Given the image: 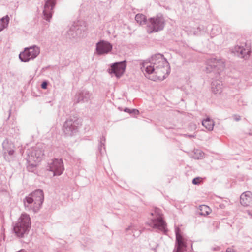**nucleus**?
Listing matches in <instances>:
<instances>
[{"mask_svg":"<svg viewBox=\"0 0 252 252\" xmlns=\"http://www.w3.org/2000/svg\"><path fill=\"white\" fill-rule=\"evenodd\" d=\"M141 69L147 78L155 74L160 80H164L170 73V66L162 54L158 53L153 55L150 61H145L141 64Z\"/></svg>","mask_w":252,"mask_h":252,"instance_id":"1","label":"nucleus"},{"mask_svg":"<svg viewBox=\"0 0 252 252\" xmlns=\"http://www.w3.org/2000/svg\"><path fill=\"white\" fill-rule=\"evenodd\" d=\"M43 201V191L42 190L37 189L26 197L23 202L26 210L36 212L40 208Z\"/></svg>","mask_w":252,"mask_h":252,"instance_id":"2","label":"nucleus"},{"mask_svg":"<svg viewBox=\"0 0 252 252\" xmlns=\"http://www.w3.org/2000/svg\"><path fill=\"white\" fill-rule=\"evenodd\" d=\"M31 227V220L29 215L23 213L15 224L13 230L16 235L19 237L27 236Z\"/></svg>","mask_w":252,"mask_h":252,"instance_id":"3","label":"nucleus"},{"mask_svg":"<svg viewBox=\"0 0 252 252\" xmlns=\"http://www.w3.org/2000/svg\"><path fill=\"white\" fill-rule=\"evenodd\" d=\"M44 145L39 144L28 152L27 162L29 166L35 167L36 162L41 161L44 155Z\"/></svg>","mask_w":252,"mask_h":252,"instance_id":"4","label":"nucleus"},{"mask_svg":"<svg viewBox=\"0 0 252 252\" xmlns=\"http://www.w3.org/2000/svg\"><path fill=\"white\" fill-rule=\"evenodd\" d=\"M81 125V121L77 117L70 116L64 123L63 130L67 136H72L76 134Z\"/></svg>","mask_w":252,"mask_h":252,"instance_id":"5","label":"nucleus"},{"mask_svg":"<svg viewBox=\"0 0 252 252\" xmlns=\"http://www.w3.org/2000/svg\"><path fill=\"white\" fill-rule=\"evenodd\" d=\"M165 20L161 14H158L149 18L147 23V32L149 33L162 31L165 26Z\"/></svg>","mask_w":252,"mask_h":252,"instance_id":"6","label":"nucleus"},{"mask_svg":"<svg viewBox=\"0 0 252 252\" xmlns=\"http://www.w3.org/2000/svg\"><path fill=\"white\" fill-rule=\"evenodd\" d=\"M225 67V62L223 59H217L216 58H210L207 62L206 67L207 73L214 72L215 73L220 74Z\"/></svg>","mask_w":252,"mask_h":252,"instance_id":"7","label":"nucleus"},{"mask_svg":"<svg viewBox=\"0 0 252 252\" xmlns=\"http://www.w3.org/2000/svg\"><path fill=\"white\" fill-rule=\"evenodd\" d=\"M40 53V48L36 45H33L24 49L19 55L22 62H26L35 59Z\"/></svg>","mask_w":252,"mask_h":252,"instance_id":"8","label":"nucleus"},{"mask_svg":"<svg viewBox=\"0 0 252 252\" xmlns=\"http://www.w3.org/2000/svg\"><path fill=\"white\" fill-rule=\"evenodd\" d=\"M151 215L152 216L155 215V218L152 219L150 221L147 223V224L154 228H158L161 230H164L166 224L163 220L160 210L156 208L154 214L151 213Z\"/></svg>","mask_w":252,"mask_h":252,"instance_id":"9","label":"nucleus"},{"mask_svg":"<svg viewBox=\"0 0 252 252\" xmlns=\"http://www.w3.org/2000/svg\"><path fill=\"white\" fill-rule=\"evenodd\" d=\"M48 170L53 172L54 176H60L64 171L63 161L62 159L55 158L49 164Z\"/></svg>","mask_w":252,"mask_h":252,"instance_id":"10","label":"nucleus"},{"mask_svg":"<svg viewBox=\"0 0 252 252\" xmlns=\"http://www.w3.org/2000/svg\"><path fill=\"white\" fill-rule=\"evenodd\" d=\"M126 61L115 62L111 66L109 69L110 74H114L117 78L120 77L124 73L126 68Z\"/></svg>","mask_w":252,"mask_h":252,"instance_id":"11","label":"nucleus"},{"mask_svg":"<svg viewBox=\"0 0 252 252\" xmlns=\"http://www.w3.org/2000/svg\"><path fill=\"white\" fill-rule=\"evenodd\" d=\"M2 147L4 158L6 160L10 161L14 153V146L13 143L9 142L8 140H5L2 143Z\"/></svg>","mask_w":252,"mask_h":252,"instance_id":"12","label":"nucleus"},{"mask_svg":"<svg viewBox=\"0 0 252 252\" xmlns=\"http://www.w3.org/2000/svg\"><path fill=\"white\" fill-rule=\"evenodd\" d=\"M56 4V0H47L43 11V18L50 22L52 17L53 8Z\"/></svg>","mask_w":252,"mask_h":252,"instance_id":"13","label":"nucleus"},{"mask_svg":"<svg viewBox=\"0 0 252 252\" xmlns=\"http://www.w3.org/2000/svg\"><path fill=\"white\" fill-rule=\"evenodd\" d=\"M176 234V252H183L186 247V244L181 233V230L179 227L175 229Z\"/></svg>","mask_w":252,"mask_h":252,"instance_id":"14","label":"nucleus"},{"mask_svg":"<svg viewBox=\"0 0 252 252\" xmlns=\"http://www.w3.org/2000/svg\"><path fill=\"white\" fill-rule=\"evenodd\" d=\"M232 52L235 56L246 59L249 57L251 51L248 47L237 45L232 49Z\"/></svg>","mask_w":252,"mask_h":252,"instance_id":"15","label":"nucleus"},{"mask_svg":"<svg viewBox=\"0 0 252 252\" xmlns=\"http://www.w3.org/2000/svg\"><path fill=\"white\" fill-rule=\"evenodd\" d=\"M112 45L108 42L101 40L96 45V50L99 55L108 53L111 51Z\"/></svg>","mask_w":252,"mask_h":252,"instance_id":"16","label":"nucleus"},{"mask_svg":"<svg viewBox=\"0 0 252 252\" xmlns=\"http://www.w3.org/2000/svg\"><path fill=\"white\" fill-rule=\"evenodd\" d=\"M91 94L88 91L83 90L79 92L75 97V102H88L90 98Z\"/></svg>","mask_w":252,"mask_h":252,"instance_id":"17","label":"nucleus"},{"mask_svg":"<svg viewBox=\"0 0 252 252\" xmlns=\"http://www.w3.org/2000/svg\"><path fill=\"white\" fill-rule=\"evenodd\" d=\"M240 203L244 206L249 205L252 201V193L250 191H246L243 193L240 196Z\"/></svg>","mask_w":252,"mask_h":252,"instance_id":"18","label":"nucleus"},{"mask_svg":"<svg viewBox=\"0 0 252 252\" xmlns=\"http://www.w3.org/2000/svg\"><path fill=\"white\" fill-rule=\"evenodd\" d=\"M211 89L214 94H220L223 90L222 83L219 80H216L212 82Z\"/></svg>","mask_w":252,"mask_h":252,"instance_id":"19","label":"nucleus"},{"mask_svg":"<svg viewBox=\"0 0 252 252\" xmlns=\"http://www.w3.org/2000/svg\"><path fill=\"white\" fill-rule=\"evenodd\" d=\"M202 124L209 131H211L213 129L214 125V122L209 117L202 120Z\"/></svg>","mask_w":252,"mask_h":252,"instance_id":"20","label":"nucleus"},{"mask_svg":"<svg viewBox=\"0 0 252 252\" xmlns=\"http://www.w3.org/2000/svg\"><path fill=\"white\" fill-rule=\"evenodd\" d=\"M9 17L8 15L4 16L0 19V32L3 31L5 28H7L9 22Z\"/></svg>","mask_w":252,"mask_h":252,"instance_id":"21","label":"nucleus"},{"mask_svg":"<svg viewBox=\"0 0 252 252\" xmlns=\"http://www.w3.org/2000/svg\"><path fill=\"white\" fill-rule=\"evenodd\" d=\"M135 20L140 25H143L146 23V17L142 14H137L135 16Z\"/></svg>","mask_w":252,"mask_h":252,"instance_id":"22","label":"nucleus"},{"mask_svg":"<svg viewBox=\"0 0 252 252\" xmlns=\"http://www.w3.org/2000/svg\"><path fill=\"white\" fill-rule=\"evenodd\" d=\"M210 213V208L206 205L200 206V212L199 214L201 216H206L209 214Z\"/></svg>","mask_w":252,"mask_h":252,"instance_id":"23","label":"nucleus"},{"mask_svg":"<svg viewBox=\"0 0 252 252\" xmlns=\"http://www.w3.org/2000/svg\"><path fill=\"white\" fill-rule=\"evenodd\" d=\"M131 230L132 232L133 233V236L134 237H138L140 234L141 233V232L140 230L137 231L133 226L130 225L126 229V231L127 233H128V231Z\"/></svg>","mask_w":252,"mask_h":252,"instance_id":"24","label":"nucleus"},{"mask_svg":"<svg viewBox=\"0 0 252 252\" xmlns=\"http://www.w3.org/2000/svg\"><path fill=\"white\" fill-rule=\"evenodd\" d=\"M105 143V138L104 136H103L100 138L99 144L98 145V150L101 154H102L103 153L102 146L104 147L103 149L105 150V147H104Z\"/></svg>","mask_w":252,"mask_h":252,"instance_id":"25","label":"nucleus"},{"mask_svg":"<svg viewBox=\"0 0 252 252\" xmlns=\"http://www.w3.org/2000/svg\"><path fill=\"white\" fill-rule=\"evenodd\" d=\"M203 30V26H199L197 28H193L191 32L193 33V35H198L200 34L201 31Z\"/></svg>","mask_w":252,"mask_h":252,"instance_id":"26","label":"nucleus"},{"mask_svg":"<svg viewBox=\"0 0 252 252\" xmlns=\"http://www.w3.org/2000/svg\"><path fill=\"white\" fill-rule=\"evenodd\" d=\"M200 181V177H196L192 180V183L194 185H198Z\"/></svg>","mask_w":252,"mask_h":252,"instance_id":"27","label":"nucleus"},{"mask_svg":"<svg viewBox=\"0 0 252 252\" xmlns=\"http://www.w3.org/2000/svg\"><path fill=\"white\" fill-rule=\"evenodd\" d=\"M139 111L136 109H131V111L130 112V114L133 116L137 115L139 114Z\"/></svg>","mask_w":252,"mask_h":252,"instance_id":"28","label":"nucleus"},{"mask_svg":"<svg viewBox=\"0 0 252 252\" xmlns=\"http://www.w3.org/2000/svg\"><path fill=\"white\" fill-rule=\"evenodd\" d=\"M48 83L46 81H44L42 83L41 86L42 89H46L47 88Z\"/></svg>","mask_w":252,"mask_h":252,"instance_id":"29","label":"nucleus"},{"mask_svg":"<svg viewBox=\"0 0 252 252\" xmlns=\"http://www.w3.org/2000/svg\"><path fill=\"white\" fill-rule=\"evenodd\" d=\"M233 118L236 121H238L241 119V117L239 115H234L233 116Z\"/></svg>","mask_w":252,"mask_h":252,"instance_id":"30","label":"nucleus"},{"mask_svg":"<svg viewBox=\"0 0 252 252\" xmlns=\"http://www.w3.org/2000/svg\"><path fill=\"white\" fill-rule=\"evenodd\" d=\"M226 252H234L233 249L232 248H228L226 251Z\"/></svg>","mask_w":252,"mask_h":252,"instance_id":"31","label":"nucleus"},{"mask_svg":"<svg viewBox=\"0 0 252 252\" xmlns=\"http://www.w3.org/2000/svg\"><path fill=\"white\" fill-rule=\"evenodd\" d=\"M131 111V109H129V108H126L124 110L125 112H128L130 114V112Z\"/></svg>","mask_w":252,"mask_h":252,"instance_id":"32","label":"nucleus"},{"mask_svg":"<svg viewBox=\"0 0 252 252\" xmlns=\"http://www.w3.org/2000/svg\"><path fill=\"white\" fill-rule=\"evenodd\" d=\"M248 213L250 216L252 217V211H248Z\"/></svg>","mask_w":252,"mask_h":252,"instance_id":"33","label":"nucleus"},{"mask_svg":"<svg viewBox=\"0 0 252 252\" xmlns=\"http://www.w3.org/2000/svg\"><path fill=\"white\" fill-rule=\"evenodd\" d=\"M249 134L252 135V131L249 133Z\"/></svg>","mask_w":252,"mask_h":252,"instance_id":"34","label":"nucleus"},{"mask_svg":"<svg viewBox=\"0 0 252 252\" xmlns=\"http://www.w3.org/2000/svg\"><path fill=\"white\" fill-rule=\"evenodd\" d=\"M249 134L252 135V131L249 133Z\"/></svg>","mask_w":252,"mask_h":252,"instance_id":"35","label":"nucleus"},{"mask_svg":"<svg viewBox=\"0 0 252 252\" xmlns=\"http://www.w3.org/2000/svg\"><path fill=\"white\" fill-rule=\"evenodd\" d=\"M188 136H189V137H193V136H192V135H188Z\"/></svg>","mask_w":252,"mask_h":252,"instance_id":"36","label":"nucleus"}]
</instances>
